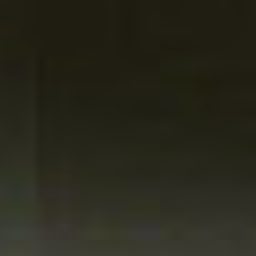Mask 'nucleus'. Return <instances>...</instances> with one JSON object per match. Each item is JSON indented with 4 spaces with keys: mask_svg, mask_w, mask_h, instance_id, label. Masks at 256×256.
<instances>
[{
    "mask_svg": "<svg viewBox=\"0 0 256 256\" xmlns=\"http://www.w3.org/2000/svg\"><path fill=\"white\" fill-rule=\"evenodd\" d=\"M12 33V119H19V38L21 37V14L10 15Z\"/></svg>",
    "mask_w": 256,
    "mask_h": 256,
    "instance_id": "f257e3e1",
    "label": "nucleus"
},
{
    "mask_svg": "<svg viewBox=\"0 0 256 256\" xmlns=\"http://www.w3.org/2000/svg\"><path fill=\"white\" fill-rule=\"evenodd\" d=\"M1 106H5V1L1 2Z\"/></svg>",
    "mask_w": 256,
    "mask_h": 256,
    "instance_id": "f03ea898",
    "label": "nucleus"
}]
</instances>
